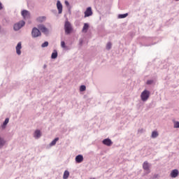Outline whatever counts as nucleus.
I'll use <instances>...</instances> for the list:
<instances>
[{
    "label": "nucleus",
    "mask_w": 179,
    "mask_h": 179,
    "mask_svg": "<svg viewBox=\"0 0 179 179\" xmlns=\"http://www.w3.org/2000/svg\"><path fill=\"white\" fill-rule=\"evenodd\" d=\"M149 97H150V92L148 90H145L141 94L142 101H148Z\"/></svg>",
    "instance_id": "nucleus-1"
},
{
    "label": "nucleus",
    "mask_w": 179,
    "mask_h": 179,
    "mask_svg": "<svg viewBox=\"0 0 179 179\" xmlns=\"http://www.w3.org/2000/svg\"><path fill=\"white\" fill-rule=\"evenodd\" d=\"M64 30L66 34H71L72 32V26L71 25V22L69 21H66L64 24Z\"/></svg>",
    "instance_id": "nucleus-2"
},
{
    "label": "nucleus",
    "mask_w": 179,
    "mask_h": 179,
    "mask_svg": "<svg viewBox=\"0 0 179 179\" xmlns=\"http://www.w3.org/2000/svg\"><path fill=\"white\" fill-rule=\"evenodd\" d=\"M26 24V22L24 21H20L18 23H16L14 24V30L15 31H17V30H20Z\"/></svg>",
    "instance_id": "nucleus-3"
},
{
    "label": "nucleus",
    "mask_w": 179,
    "mask_h": 179,
    "mask_svg": "<svg viewBox=\"0 0 179 179\" xmlns=\"http://www.w3.org/2000/svg\"><path fill=\"white\" fill-rule=\"evenodd\" d=\"M31 36L34 38L39 37V36H41V32H40V30L34 27L32 29Z\"/></svg>",
    "instance_id": "nucleus-4"
},
{
    "label": "nucleus",
    "mask_w": 179,
    "mask_h": 179,
    "mask_svg": "<svg viewBox=\"0 0 179 179\" xmlns=\"http://www.w3.org/2000/svg\"><path fill=\"white\" fill-rule=\"evenodd\" d=\"M143 169L146 171V174H149L150 173V166H149V163L145 161L143 164Z\"/></svg>",
    "instance_id": "nucleus-5"
},
{
    "label": "nucleus",
    "mask_w": 179,
    "mask_h": 179,
    "mask_svg": "<svg viewBox=\"0 0 179 179\" xmlns=\"http://www.w3.org/2000/svg\"><path fill=\"white\" fill-rule=\"evenodd\" d=\"M84 13H85L84 17H89V16H92V15H93L92 7H88Z\"/></svg>",
    "instance_id": "nucleus-6"
},
{
    "label": "nucleus",
    "mask_w": 179,
    "mask_h": 179,
    "mask_svg": "<svg viewBox=\"0 0 179 179\" xmlns=\"http://www.w3.org/2000/svg\"><path fill=\"white\" fill-rule=\"evenodd\" d=\"M39 30L42 31V33H44L45 34H48V29L45 27V26L43 24H40L38 26Z\"/></svg>",
    "instance_id": "nucleus-7"
},
{
    "label": "nucleus",
    "mask_w": 179,
    "mask_h": 179,
    "mask_svg": "<svg viewBox=\"0 0 179 179\" xmlns=\"http://www.w3.org/2000/svg\"><path fill=\"white\" fill-rule=\"evenodd\" d=\"M22 16L24 19H29L30 17V13L27 10H23L22 11Z\"/></svg>",
    "instance_id": "nucleus-8"
},
{
    "label": "nucleus",
    "mask_w": 179,
    "mask_h": 179,
    "mask_svg": "<svg viewBox=\"0 0 179 179\" xmlns=\"http://www.w3.org/2000/svg\"><path fill=\"white\" fill-rule=\"evenodd\" d=\"M102 143L106 146H111V145H113V141H111V139L110 138H106L103 140Z\"/></svg>",
    "instance_id": "nucleus-9"
},
{
    "label": "nucleus",
    "mask_w": 179,
    "mask_h": 179,
    "mask_svg": "<svg viewBox=\"0 0 179 179\" xmlns=\"http://www.w3.org/2000/svg\"><path fill=\"white\" fill-rule=\"evenodd\" d=\"M20 50H22V43L19 42L16 46V52L17 55H20V54H22Z\"/></svg>",
    "instance_id": "nucleus-10"
},
{
    "label": "nucleus",
    "mask_w": 179,
    "mask_h": 179,
    "mask_svg": "<svg viewBox=\"0 0 179 179\" xmlns=\"http://www.w3.org/2000/svg\"><path fill=\"white\" fill-rule=\"evenodd\" d=\"M178 176V170L174 169L171 172V177L172 178H176V177Z\"/></svg>",
    "instance_id": "nucleus-11"
},
{
    "label": "nucleus",
    "mask_w": 179,
    "mask_h": 179,
    "mask_svg": "<svg viewBox=\"0 0 179 179\" xmlns=\"http://www.w3.org/2000/svg\"><path fill=\"white\" fill-rule=\"evenodd\" d=\"M76 163H82L83 162V155H78L76 157Z\"/></svg>",
    "instance_id": "nucleus-12"
},
{
    "label": "nucleus",
    "mask_w": 179,
    "mask_h": 179,
    "mask_svg": "<svg viewBox=\"0 0 179 179\" xmlns=\"http://www.w3.org/2000/svg\"><path fill=\"white\" fill-rule=\"evenodd\" d=\"M57 8L59 10V13L61 14L62 13V3H61V1H57Z\"/></svg>",
    "instance_id": "nucleus-13"
},
{
    "label": "nucleus",
    "mask_w": 179,
    "mask_h": 179,
    "mask_svg": "<svg viewBox=\"0 0 179 179\" xmlns=\"http://www.w3.org/2000/svg\"><path fill=\"white\" fill-rule=\"evenodd\" d=\"M34 136L36 138V139H38V138L41 137V131L40 130H36Z\"/></svg>",
    "instance_id": "nucleus-14"
},
{
    "label": "nucleus",
    "mask_w": 179,
    "mask_h": 179,
    "mask_svg": "<svg viewBox=\"0 0 179 179\" xmlns=\"http://www.w3.org/2000/svg\"><path fill=\"white\" fill-rule=\"evenodd\" d=\"M87 30H89V24L85 23L82 31L83 33H87Z\"/></svg>",
    "instance_id": "nucleus-15"
},
{
    "label": "nucleus",
    "mask_w": 179,
    "mask_h": 179,
    "mask_svg": "<svg viewBox=\"0 0 179 179\" xmlns=\"http://www.w3.org/2000/svg\"><path fill=\"white\" fill-rule=\"evenodd\" d=\"M8 122H9V118H6L5 121L3 122V124L1 125V128L3 129H5V128H6V125H8Z\"/></svg>",
    "instance_id": "nucleus-16"
},
{
    "label": "nucleus",
    "mask_w": 179,
    "mask_h": 179,
    "mask_svg": "<svg viewBox=\"0 0 179 179\" xmlns=\"http://www.w3.org/2000/svg\"><path fill=\"white\" fill-rule=\"evenodd\" d=\"M58 57V52H57L56 50H54V52L52 53L51 58L52 59H55Z\"/></svg>",
    "instance_id": "nucleus-17"
},
{
    "label": "nucleus",
    "mask_w": 179,
    "mask_h": 179,
    "mask_svg": "<svg viewBox=\"0 0 179 179\" xmlns=\"http://www.w3.org/2000/svg\"><path fill=\"white\" fill-rule=\"evenodd\" d=\"M58 141H59V138H55L50 144V146H55V145L57 144V142H58Z\"/></svg>",
    "instance_id": "nucleus-18"
},
{
    "label": "nucleus",
    "mask_w": 179,
    "mask_h": 179,
    "mask_svg": "<svg viewBox=\"0 0 179 179\" xmlns=\"http://www.w3.org/2000/svg\"><path fill=\"white\" fill-rule=\"evenodd\" d=\"M3 146H5V140L0 137V149L3 148Z\"/></svg>",
    "instance_id": "nucleus-19"
},
{
    "label": "nucleus",
    "mask_w": 179,
    "mask_h": 179,
    "mask_svg": "<svg viewBox=\"0 0 179 179\" xmlns=\"http://www.w3.org/2000/svg\"><path fill=\"white\" fill-rule=\"evenodd\" d=\"M69 177V171H65L63 175V178L64 179H68Z\"/></svg>",
    "instance_id": "nucleus-20"
},
{
    "label": "nucleus",
    "mask_w": 179,
    "mask_h": 179,
    "mask_svg": "<svg viewBox=\"0 0 179 179\" xmlns=\"http://www.w3.org/2000/svg\"><path fill=\"white\" fill-rule=\"evenodd\" d=\"M46 17L45 16L39 17L36 19L37 22H45Z\"/></svg>",
    "instance_id": "nucleus-21"
},
{
    "label": "nucleus",
    "mask_w": 179,
    "mask_h": 179,
    "mask_svg": "<svg viewBox=\"0 0 179 179\" xmlns=\"http://www.w3.org/2000/svg\"><path fill=\"white\" fill-rule=\"evenodd\" d=\"M159 136V133L156 131H152L151 137L152 138H157Z\"/></svg>",
    "instance_id": "nucleus-22"
},
{
    "label": "nucleus",
    "mask_w": 179,
    "mask_h": 179,
    "mask_svg": "<svg viewBox=\"0 0 179 179\" xmlns=\"http://www.w3.org/2000/svg\"><path fill=\"white\" fill-rule=\"evenodd\" d=\"M127 16H128V13L120 14L118 15V19H124V17H127Z\"/></svg>",
    "instance_id": "nucleus-23"
},
{
    "label": "nucleus",
    "mask_w": 179,
    "mask_h": 179,
    "mask_svg": "<svg viewBox=\"0 0 179 179\" xmlns=\"http://www.w3.org/2000/svg\"><path fill=\"white\" fill-rule=\"evenodd\" d=\"M173 127L174 128H179V122L178 121H173Z\"/></svg>",
    "instance_id": "nucleus-24"
},
{
    "label": "nucleus",
    "mask_w": 179,
    "mask_h": 179,
    "mask_svg": "<svg viewBox=\"0 0 179 179\" xmlns=\"http://www.w3.org/2000/svg\"><path fill=\"white\" fill-rule=\"evenodd\" d=\"M112 44L111 42H108L106 45V50H111Z\"/></svg>",
    "instance_id": "nucleus-25"
},
{
    "label": "nucleus",
    "mask_w": 179,
    "mask_h": 179,
    "mask_svg": "<svg viewBox=\"0 0 179 179\" xmlns=\"http://www.w3.org/2000/svg\"><path fill=\"white\" fill-rule=\"evenodd\" d=\"M41 47H42L43 48H45V47H48V41L44 42V43L41 45Z\"/></svg>",
    "instance_id": "nucleus-26"
},
{
    "label": "nucleus",
    "mask_w": 179,
    "mask_h": 179,
    "mask_svg": "<svg viewBox=\"0 0 179 179\" xmlns=\"http://www.w3.org/2000/svg\"><path fill=\"white\" fill-rule=\"evenodd\" d=\"M85 90H86V86L81 85L80 87V92H85Z\"/></svg>",
    "instance_id": "nucleus-27"
},
{
    "label": "nucleus",
    "mask_w": 179,
    "mask_h": 179,
    "mask_svg": "<svg viewBox=\"0 0 179 179\" xmlns=\"http://www.w3.org/2000/svg\"><path fill=\"white\" fill-rule=\"evenodd\" d=\"M61 46H62V48H66V45H65L64 41L61 42Z\"/></svg>",
    "instance_id": "nucleus-28"
},
{
    "label": "nucleus",
    "mask_w": 179,
    "mask_h": 179,
    "mask_svg": "<svg viewBox=\"0 0 179 179\" xmlns=\"http://www.w3.org/2000/svg\"><path fill=\"white\" fill-rule=\"evenodd\" d=\"M152 83H153V80H148L147 81V85H152Z\"/></svg>",
    "instance_id": "nucleus-29"
},
{
    "label": "nucleus",
    "mask_w": 179,
    "mask_h": 179,
    "mask_svg": "<svg viewBox=\"0 0 179 179\" xmlns=\"http://www.w3.org/2000/svg\"><path fill=\"white\" fill-rule=\"evenodd\" d=\"M65 5L66 6H69V2H68V1H65Z\"/></svg>",
    "instance_id": "nucleus-30"
},
{
    "label": "nucleus",
    "mask_w": 179,
    "mask_h": 179,
    "mask_svg": "<svg viewBox=\"0 0 179 179\" xmlns=\"http://www.w3.org/2000/svg\"><path fill=\"white\" fill-rule=\"evenodd\" d=\"M83 44V40L80 39V45H82Z\"/></svg>",
    "instance_id": "nucleus-31"
},
{
    "label": "nucleus",
    "mask_w": 179,
    "mask_h": 179,
    "mask_svg": "<svg viewBox=\"0 0 179 179\" xmlns=\"http://www.w3.org/2000/svg\"><path fill=\"white\" fill-rule=\"evenodd\" d=\"M2 9V3L0 2V10Z\"/></svg>",
    "instance_id": "nucleus-32"
},
{
    "label": "nucleus",
    "mask_w": 179,
    "mask_h": 179,
    "mask_svg": "<svg viewBox=\"0 0 179 179\" xmlns=\"http://www.w3.org/2000/svg\"><path fill=\"white\" fill-rule=\"evenodd\" d=\"M143 129H141V130H139V132H143Z\"/></svg>",
    "instance_id": "nucleus-33"
},
{
    "label": "nucleus",
    "mask_w": 179,
    "mask_h": 179,
    "mask_svg": "<svg viewBox=\"0 0 179 179\" xmlns=\"http://www.w3.org/2000/svg\"><path fill=\"white\" fill-rule=\"evenodd\" d=\"M90 179H96V178H90Z\"/></svg>",
    "instance_id": "nucleus-34"
},
{
    "label": "nucleus",
    "mask_w": 179,
    "mask_h": 179,
    "mask_svg": "<svg viewBox=\"0 0 179 179\" xmlns=\"http://www.w3.org/2000/svg\"><path fill=\"white\" fill-rule=\"evenodd\" d=\"M156 177H157V176H155V178H156Z\"/></svg>",
    "instance_id": "nucleus-35"
},
{
    "label": "nucleus",
    "mask_w": 179,
    "mask_h": 179,
    "mask_svg": "<svg viewBox=\"0 0 179 179\" xmlns=\"http://www.w3.org/2000/svg\"><path fill=\"white\" fill-rule=\"evenodd\" d=\"M175 1H179V0H175Z\"/></svg>",
    "instance_id": "nucleus-36"
}]
</instances>
